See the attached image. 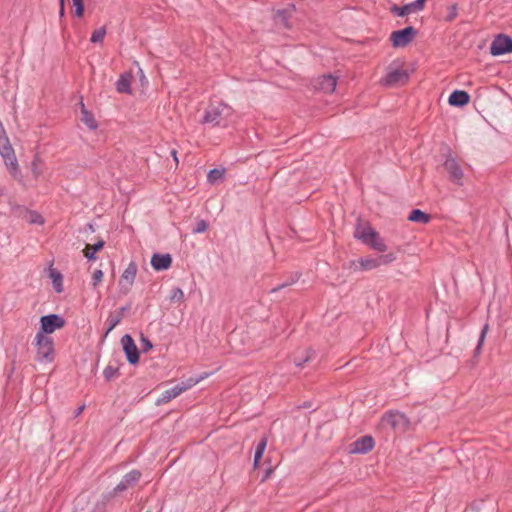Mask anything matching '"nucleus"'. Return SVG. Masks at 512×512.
Returning <instances> with one entry per match:
<instances>
[{
	"label": "nucleus",
	"instance_id": "nucleus-26",
	"mask_svg": "<svg viewBox=\"0 0 512 512\" xmlns=\"http://www.w3.org/2000/svg\"><path fill=\"white\" fill-rule=\"evenodd\" d=\"M431 216L420 209L411 210L408 220L411 222L423 223L426 224L430 221Z\"/></svg>",
	"mask_w": 512,
	"mask_h": 512
},
{
	"label": "nucleus",
	"instance_id": "nucleus-32",
	"mask_svg": "<svg viewBox=\"0 0 512 512\" xmlns=\"http://www.w3.org/2000/svg\"><path fill=\"white\" fill-rule=\"evenodd\" d=\"M275 21L278 24L283 25L285 28H289V16L286 10H278L275 14Z\"/></svg>",
	"mask_w": 512,
	"mask_h": 512
},
{
	"label": "nucleus",
	"instance_id": "nucleus-8",
	"mask_svg": "<svg viewBox=\"0 0 512 512\" xmlns=\"http://www.w3.org/2000/svg\"><path fill=\"white\" fill-rule=\"evenodd\" d=\"M512 52V38L505 34H499L492 41L490 53L493 56L504 55Z\"/></svg>",
	"mask_w": 512,
	"mask_h": 512
},
{
	"label": "nucleus",
	"instance_id": "nucleus-27",
	"mask_svg": "<svg viewBox=\"0 0 512 512\" xmlns=\"http://www.w3.org/2000/svg\"><path fill=\"white\" fill-rule=\"evenodd\" d=\"M209 375H210L209 373H203L198 377H190L186 381L179 383L178 385L181 388V392L183 393V392L189 390L190 388H192L193 386L198 384L200 381H202Z\"/></svg>",
	"mask_w": 512,
	"mask_h": 512
},
{
	"label": "nucleus",
	"instance_id": "nucleus-20",
	"mask_svg": "<svg viewBox=\"0 0 512 512\" xmlns=\"http://www.w3.org/2000/svg\"><path fill=\"white\" fill-rule=\"evenodd\" d=\"M81 106V122L84 123L90 130H95L98 127L97 121L94 118V115L88 111L85 107L83 101H80Z\"/></svg>",
	"mask_w": 512,
	"mask_h": 512
},
{
	"label": "nucleus",
	"instance_id": "nucleus-40",
	"mask_svg": "<svg viewBox=\"0 0 512 512\" xmlns=\"http://www.w3.org/2000/svg\"><path fill=\"white\" fill-rule=\"evenodd\" d=\"M74 6V15L76 17H81L84 13V3L83 0H73Z\"/></svg>",
	"mask_w": 512,
	"mask_h": 512
},
{
	"label": "nucleus",
	"instance_id": "nucleus-46",
	"mask_svg": "<svg viewBox=\"0 0 512 512\" xmlns=\"http://www.w3.org/2000/svg\"><path fill=\"white\" fill-rule=\"evenodd\" d=\"M60 17H63L65 14L64 0H60Z\"/></svg>",
	"mask_w": 512,
	"mask_h": 512
},
{
	"label": "nucleus",
	"instance_id": "nucleus-28",
	"mask_svg": "<svg viewBox=\"0 0 512 512\" xmlns=\"http://www.w3.org/2000/svg\"><path fill=\"white\" fill-rule=\"evenodd\" d=\"M266 446H267V439L264 437L258 442V444L256 446L255 453H254V467H257L259 465V462L262 459V456L264 454Z\"/></svg>",
	"mask_w": 512,
	"mask_h": 512
},
{
	"label": "nucleus",
	"instance_id": "nucleus-30",
	"mask_svg": "<svg viewBox=\"0 0 512 512\" xmlns=\"http://www.w3.org/2000/svg\"><path fill=\"white\" fill-rule=\"evenodd\" d=\"M300 277V274L298 272H295L293 273L292 275H290L289 279L286 280L285 282H283L282 284L274 287L273 289H271V293H275V292H278L294 283H296L298 281Z\"/></svg>",
	"mask_w": 512,
	"mask_h": 512
},
{
	"label": "nucleus",
	"instance_id": "nucleus-36",
	"mask_svg": "<svg viewBox=\"0 0 512 512\" xmlns=\"http://www.w3.org/2000/svg\"><path fill=\"white\" fill-rule=\"evenodd\" d=\"M119 374L118 367H114L112 365H108L104 371L103 376L106 381H111L114 377H116Z\"/></svg>",
	"mask_w": 512,
	"mask_h": 512
},
{
	"label": "nucleus",
	"instance_id": "nucleus-10",
	"mask_svg": "<svg viewBox=\"0 0 512 512\" xmlns=\"http://www.w3.org/2000/svg\"><path fill=\"white\" fill-rule=\"evenodd\" d=\"M137 274V264L130 262L119 280L120 292L124 295L128 294L133 286Z\"/></svg>",
	"mask_w": 512,
	"mask_h": 512
},
{
	"label": "nucleus",
	"instance_id": "nucleus-34",
	"mask_svg": "<svg viewBox=\"0 0 512 512\" xmlns=\"http://www.w3.org/2000/svg\"><path fill=\"white\" fill-rule=\"evenodd\" d=\"M106 35L105 27H100L93 31L90 41L92 43H101Z\"/></svg>",
	"mask_w": 512,
	"mask_h": 512
},
{
	"label": "nucleus",
	"instance_id": "nucleus-48",
	"mask_svg": "<svg viewBox=\"0 0 512 512\" xmlns=\"http://www.w3.org/2000/svg\"><path fill=\"white\" fill-rule=\"evenodd\" d=\"M126 310H127V307H121V308L119 309V315H118V316H121V318H122V317H123V314H124V312H125Z\"/></svg>",
	"mask_w": 512,
	"mask_h": 512
},
{
	"label": "nucleus",
	"instance_id": "nucleus-43",
	"mask_svg": "<svg viewBox=\"0 0 512 512\" xmlns=\"http://www.w3.org/2000/svg\"><path fill=\"white\" fill-rule=\"evenodd\" d=\"M208 224L205 220H200L196 223V226L193 228L194 233H203L207 230Z\"/></svg>",
	"mask_w": 512,
	"mask_h": 512
},
{
	"label": "nucleus",
	"instance_id": "nucleus-45",
	"mask_svg": "<svg viewBox=\"0 0 512 512\" xmlns=\"http://www.w3.org/2000/svg\"><path fill=\"white\" fill-rule=\"evenodd\" d=\"M426 1L427 0H415L411 2L415 12L422 11L424 9Z\"/></svg>",
	"mask_w": 512,
	"mask_h": 512
},
{
	"label": "nucleus",
	"instance_id": "nucleus-3",
	"mask_svg": "<svg viewBox=\"0 0 512 512\" xmlns=\"http://www.w3.org/2000/svg\"><path fill=\"white\" fill-rule=\"evenodd\" d=\"M141 472L137 469L131 470L127 474L123 476L121 481L114 487V489L106 494H103V499L105 501H109L112 499L115 495L122 493L126 491L129 487L135 486L140 478H141Z\"/></svg>",
	"mask_w": 512,
	"mask_h": 512
},
{
	"label": "nucleus",
	"instance_id": "nucleus-25",
	"mask_svg": "<svg viewBox=\"0 0 512 512\" xmlns=\"http://www.w3.org/2000/svg\"><path fill=\"white\" fill-rule=\"evenodd\" d=\"M389 10L393 15H396L399 17H404L411 13H416L412 6V3L405 4L404 6H398L396 4H393Z\"/></svg>",
	"mask_w": 512,
	"mask_h": 512
},
{
	"label": "nucleus",
	"instance_id": "nucleus-24",
	"mask_svg": "<svg viewBox=\"0 0 512 512\" xmlns=\"http://www.w3.org/2000/svg\"><path fill=\"white\" fill-rule=\"evenodd\" d=\"M366 245L379 252H385L387 250V246L383 238H381L376 231L374 232V236L370 238Z\"/></svg>",
	"mask_w": 512,
	"mask_h": 512
},
{
	"label": "nucleus",
	"instance_id": "nucleus-9",
	"mask_svg": "<svg viewBox=\"0 0 512 512\" xmlns=\"http://www.w3.org/2000/svg\"><path fill=\"white\" fill-rule=\"evenodd\" d=\"M443 166L449 175L450 181L458 186H462L464 173L456 159L451 156L447 157Z\"/></svg>",
	"mask_w": 512,
	"mask_h": 512
},
{
	"label": "nucleus",
	"instance_id": "nucleus-22",
	"mask_svg": "<svg viewBox=\"0 0 512 512\" xmlns=\"http://www.w3.org/2000/svg\"><path fill=\"white\" fill-rule=\"evenodd\" d=\"M337 79L332 75H324L320 79L319 88L325 93H332L335 91Z\"/></svg>",
	"mask_w": 512,
	"mask_h": 512
},
{
	"label": "nucleus",
	"instance_id": "nucleus-35",
	"mask_svg": "<svg viewBox=\"0 0 512 512\" xmlns=\"http://www.w3.org/2000/svg\"><path fill=\"white\" fill-rule=\"evenodd\" d=\"M488 331H489V325L486 323V324H484V326L481 329V332H480V335H479V339H478V344H477V346L475 348V354H479L480 353L482 345L484 343V340L486 338V335H487Z\"/></svg>",
	"mask_w": 512,
	"mask_h": 512
},
{
	"label": "nucleus",
	"instance_id": "nucleus-6",
	"mask_svg": "<svg viewBox=\"0 0 512 512\" xmlns=\"http://www.w3.org/2000/svg\"><path fill=\"white\" fill-rule=\"evenodd\" d=\"M65 326V320L58 314H48L40 318V328L37 333L47 335Z\"/></svg>",
	"mask_w": 512,
	"mask_h": 512
},
{
	"label": "nucleus",
	"instance_id": "nucleus-21",
	"mask_svg": "<svg viewBox=\"0 0 512 512\" xmlns=\"http://www.w3.org/2000/svg\"><path fill=\"white\" fill-rule=\"evenodd\" d=\"M181 388L179 385H175L174 387L165 390L161 396L156 400V405H162L170 402L172 399L176 398L181 394Z\"/></svg>",
	"mask_w": 512,
	"mask_h": 512
},
{
	"label": "nucleus",
	"instance_id": "nucleus-49",
	"mask_svg": "<svg viewBox=\"0 0 512 512\" xmlns=\"http://www.w3.org/2000/svg\"><path fill=\"white\" fill-rule=\"evenodd\" d=\"M83 410H84V406L79 407V408L77 409V411H76V415L81 414Z\"/></svg>",
	"mask_w": 512,
	"mask_h": 512
},
{
	"label": "nucleus",
	"instance_id": "nucleus-38",
	"mask_svg": "<svg viewBox=\"0 0 512 512\" xmlns=\"http://www.w3.org/2000/svg\"><path fill=\"white\" fill-rule=\"evenodd\" d=\"M458 15V7L456 4L450 5L447 8V15L445 17V21L452 22L456 19Z\"/></svg>",
	"mask_w": 512,
	"mask_h": 512
},
{
	"label": "nucleus",
	"instance_id": "nucleus-12",
	"mask_svg": "<svg viewBox=\"0 0 512 512\" xmlns=\"http://www.w3.org/2000/svg\"><path fill=\"white\" fill-rule=\"evenodd\" d=\"M0 154L4 159L5 165L11 170L16 171L18 169L17 158L14 153V149L10 144L9 138L6 142H0Z\"/></svg>",
	"mask_w": 512,
	"mask_h": 512
},
{
	"label": "nucleus",
	"instance_id": "nucleus-19",
	"mask_svg": "<svg viewBox=\"0 0 512 512\" xmlns=\"http://www.w3.org/2000/svg\"><path fill=\"white\" fill-rule=\"evenodd\" d=\"M131 73H123L116 82V90L119 93L131 94Z\"/></svg>",
	"mask_w": 512,
	"mask_h": 512
},
{
	"label": "nucleus",
	"instance_id": "nucleus-11",
	"mask_svg": "<svg viewBox=\"0 0 512 512\" xmlns=\"http://www.w3.org/2000/svg\"><path fill=\"white\" fill-rule=\"evenodd\" d=\"M121 344L129 364L136 365L139 362V351L134 339L129 334H125L121 338Z\"/></svg>",
	"mask_w": 512,
	"mask_h": 512
},
{
	"label": "nucleus",
	"instance_id": "nucleus-4",
	"mask_svg": "<svg viewBox=\"0 0 512 512\" xmlns=\"http://www.w3.org/2000/svg\"><path fill=\"white\" fill-rule=\"evenodd\" d=\"M417 35V30L413 26H408L400 30H395L390 34V41L394 48H403L409 45Z\"/></svg>",
	"mask_w": 512,
	"mask_h": 512
},
{
	"label": "nucleus",
	"instance_id": "nucleus-17",
	"mask_svg": "<svg viewBox=\"0 0 512 512\" xmlns=\"http://www.w3.org/2000/svg\"><path fill=\"white\" fill-rule=\"evenodd\" d=\"M470 101V95L464 90H454L448 98V103L454 107H463Z\"/></svg>",
	"mask_w": 512,
	"mask_h": 512
},
{
	"label": "nucleus",
	"instance_id": "nucleus-42",
	"mask_svg": "<svg viewBox=\"0 0 512 512\" xmlns=\"http://www.w3.org/2000/svg\"><path fill=\"white\" fill-rule=\"evenodd\" d=\"M140 342H141V348H142L143 352H147L150 349H152V347H153L152 342L147 337H145L143 334H141Z\"/></svg>",
	"mask_w": 512,
	"mask_h": 512
},
{
	"label": "nucleus",
	"instance_id": "nucleus-15",
	"mask_svg": "<svg viewBox=\"0 0 512 512\" xmlns=\"http://www.w3.org/2000/svg\"><path fill=\"white\" fill-rule=\"evenodd\" d=\"M151 266L156 271H165L171 267L172 257L170 254L155 253L151 257Z\"/></svg>",
	"mask_w": 512,
	"mask_h": 512
},
{
	"label": "nucleus",
	"instance_id": "nucleus-16",
	"mask_svg": "<svg viewBox=\"0 0 512 512\" xmlns=\"http://www.w3.org/2000/svg\"><path fill=\"white\" fill-rule=\"evenodd\" d=\"M351 267H354V270H363L369 271L379 267L378 258L376 257H364L360 258L357 261L351 262Z\"/></svg>",
	"mask_w": 512,
	"mask_h": 512
},
{
	"label": "nucleus",
	"instance_id": "nucleus-7",
	"mask_svg": "<svg viewBox=\"0 0 512 512\" xmlns=\"http://www.w3.org/2000/svg\"><path fill=\"white\" fill-rule=\"evenodd\" d=\"M409 80V73L402 68L388 67L386 76L382 79V83L389 87L403 85Z\"/></svg>",
	"mask_w": 512,
	"mask_h": 512
},
{
	"label": "nucleus",
	"instance_id": "nucleus-31",
	"mask_svg": "<svg viewBox=\"0 0 512 512\" xmlns=\"http://www.w3.org/2000/svg\"><path fill=\"white\" fill-rule=\"evenodd\" d=\"M225 171L223 169H211L207 175V179L211 184L218 182L224 178Z\"/></svg>",
	"mask_w": 512,
	"mask_h": 512
},
{
	"label": "nucleus",
	"instance_id": "nucleus-39",
	"mask_svg": "<svg viewBox=\"0 0 512 512\" xmlns=\"http://www.w3.org/2000/svg\"><path fill=\"white\" fill-rule=\"evenodd\" d=\"M184 299V293L181 288L175 287L171 291L170 300L172 302H180Z\"/></svg>",
	"mask_w": 512,
	"mask_h": 512
},
{
	"label": "nucleus",
	"instance_id": "nucleus-1",
	"mask_svg": "<svg viewBox=\"0 0 512 512\" xmlns=\"http://www.w3.org/2000/svg\"><path fill=\"white\" fill-rule=\"evenodd\" d=\"M232 113L233 109L229 105L221 101L211 102L205 109L200 122L210 125L211 127H226Z\"/></svg>",
	"mask_w": 512,
	"mask_h": 512
},
{
	"label": "nucleus",
	"instance_id": "nucleus-23",
	"mask_svg": "<svg viewBox=\"0 0 512 512\" xmlns=\"http://www.w3.org/2000/svg\"><path fill=\"white\" fill-rule=\"evenodd\" d=\"M105 245L103 240L97 241L94 245L87 244L85 249L83 250L84 256L88 261H92L96 259L95 254L100 251Z\"/></svg>",
	"mask_w": 512,
	"mask_h": 512
},
{
	"label": "nucleus",
	"instance_id": "nucleus-5",
	"mask_svg": "<svg viewBox=\"0 0 512 512\" xmlns=\"http://www.w3.org/2000/svg\"><path fill=\"white\" fill-rule=\"evenodd\" d=\"M382 424L390 426L393 430L405 431L410 421L407 416L399 411H388L382 416Z\"/></svg>",
	"mask_w": 512,
	"mask_h": 512
},
{
	"label": "nucleus",
	"instance_id": "nucleus-2",
	"mask_svg": "<svg viewBox=\"0 0 512 512\" xmlns=\"http://www.w3.org/2000/svg\"><path fill=\"white\" fill-rule=\"evenodd\" d=\"M36 360L40 363H51L54 360V341L52 337L36 333Z\"/></svg>",
	"mask_w": 512,
	"mask_h": 512
},
{
	"label": "nucleus",
	"instance_id": "nucleus-18",
	"mask_svg": "<svg viewBox=\"0 0 512 512\" xmlns=\"http://www.w3.org/2000/svg\"><path fill=\"white\" fill-rule=\"evenodd\" d=\"M375 230L370 225H357L354 231V237L360 240L363 244L370 240L371 237L374 236Z\"/></svg>",
	"mask_w": 512,
	"mask_h": 512
},
{
	"label": "nucleus",
	"instance_id": "nucleus-29",
	"mask_svg": "<svg viewBox=\"0 0 512 512\" xmlns=\"http://www.w3.org/2000/svg\"><path fill=\"white\" fill-rule=\"evenodd\" d=\"M49 276L52 279V283H53V286H54L56 292H58V293L62 292V290H63V287H62V281H63L62 274L59 271L55 270V269H50Z\"/></svg>",
	"mask_w": 512,
	"mask_h": 512
},
{
	"label": "nucleus",
	"instance_id": "nucleus-14",
	"mask_svg": "<svg viewBox=\"0 0 512 512\" xmlns=\"http://www.w3.org/2000/svg\"><path fill=\"white\" fill-rule=\"evenodd\" d=\"M374 439L370 435H365L353 442L351 452L358 454H366L374 447Z\"/></svg>",
	"mask_w": 512,
	"mask_h": 512
},
{
	"label": "nucleus",
	"instance_id": "nucleus-50",
	"mask_svg": "<svg viewBox=\"0 0 512 512\" xmlns=\"http://www.w3.org/2000/svg\"><path fill=\"white\" fill-rule=\"evenodd\" d=\"M302 407L303 408H310L311 405H310V403L305 402Z\"/></svg>",
	"mask_w": 512,
	"mask_h": 512
},
{
	"label": "nucleus",
	"instance_id": "nucleus-33",
	"mask_svg": "<svg viewBox=\"0 0 512 512\" xmlns=\"http://www.w3.org/2000/svg\"><path fill=\"white\" fill-rule=\"evenodd\" d=\"M314 355H315L314 351L307 349L305 351V356L303 358H297V357L294 358V364L297 367H303L305 363L310 362L312 360Z\"/></svg>",
	"mask_w": 512,
	"mask_h": 512
},
{
	"label": "nucleus",
	"instance_id": "nucleus-37",
	"mask_svg": "<svg viewBox=\"0 0 512 512\" xmlns=\"http://www.w3.org/2000/svg\"><path fill=\"white\" fill-rule=\"evenodd\" d=\"M379 266L387 265L396 260V254L393 252L377 256Z\"/></svg>",
	"mask_w": 512,
	"mask_h": 512
},
{
	"label": "nucleus",
	"instance_id": "nucleus-47",
	"mask_svg": "<svg viewBox=\"0 0 512 512\" xmlns=\"http://www.w3.org/2000/svg\"><path fill=\"white\" fill-rule=\"evenodd\" d=\"M171 155H172L174 161L176 162V164H178L177 151L175 149L171 150Z\"/></svg>",
	"mask_w": 512,
	"mask_h": 512
},
{
	"label": "nucleus",
	"instance_id": "nucleus-44",
	"mask_svg": "<svg viewBox=\"0 0 512 512\" xmlns=\"http://www.w3.org/2000/svg\"><path fill=\"white\" fill-rule=\"evenodd\" d=\"M102 278H103L102 270H100V269L95 270L93 275H92V285H93V287H96L101 282Z\"/></svg>",
	"mask_w": 512,
	"mask_h": 512
},
{
	"label": "nucleus",
	"instance_id": "nucleus-13",
	"mask_svg": "<svg viewBox=\"0 0 512 512\" xmlns=\"http://www.w3.org/2000/svg\"><path fill=\"white\" fill-rule=\"evenodd\" d=\"M13 210L16 215L30 224L42 225L44 223V218L37 211L29 210L23 206H16Z\"/></svg>",
	"mask_w": 512,
	"mask_h": 512
},
{
	"label": "nucleus",
	"instance_id": "nucleus-41",
	"mask_svg": "<svg viewBox=\"0 0 512 512\" xmlns=\"http://www.w3.org/2000/svg\"><path fill=\"white\" fill-rule=\"evenodd\" d=\"M120 322H121V316H115V317L110 316L107 319L108 328H107L106 334L111 332Z\"/></svg>",
	"mask_w": 512,
	"mask_h": 512
}]
</instances>
